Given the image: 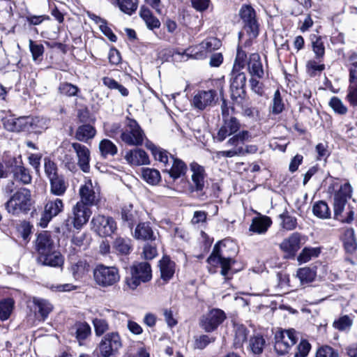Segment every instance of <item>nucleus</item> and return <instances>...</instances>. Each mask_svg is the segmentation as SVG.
I'll list each match as a JSON object with an SVG mask.
<instances>
[{
  "instance_id": "680f3d73",
  "label": "nucleus",
  "mask_w": 357,
  "mask_h": 357,
  "mask_svg": "<svg viewBox=\"0 0 357 357\" xmlns=\"http://www.w3.org/2000/svg\"><path fill=\"white\" fill-rule=\"evenodd\" d=\"M231 98L234 104L242 105L246 96L245 88L230 89Z\"/></svg>"
},
{
  "instance_id": "aec40b11",
  "label": "nucleus",
  "mask_w": 357,
  "mask_h": 357,
  "mask_svg": "<svg viewBox=\"0 0 357 357\" xmlns=\"http://www.w3.org/2000/svg\"><path fill=\"white\" fill-rule=\"evenodd\" d=\"M79 194L81 198L79 202H82L88 206L96 204L98 199V192L95 190L91 180L86 181L81 185Z\"/></svg>"
},
{
  "instance_id": "f3484780",
  "label": "nucleus",
  "mask_w": 357,
  "mask_h": 357,
  "mask_svg": "<svg viewBox=\"0 0 357 357\" xmlns=\"http://www.w3.org/2000/svg\"><path fill=\"white\" fill-rule=\"evenodd\" d=\"M91 215V211L88 206L82 202H77L72 208L73 224L75 228L80 229L88 221Z\"/></svg>"
},
{
  "instance_id": "dca6fc26",
  "label": "nucleus",
  "mask_w": 357,
  "mask_h": 357,
  "mask_svg": "<svg viewBox=\"0 0 357 357\" xmlns=\"http://www.w3.org/2000/svg\"><path fill=\"white\" fill-rule=\"evenodd\" d=\"M63 204L61 199L56 198L54 200L49 201L45 206L44 213L40 220V225L45 228L53 217L56 216L63 211Z\"/></svg>"
},
{
  "instance_id": "8fccbe9b",
  "label": "nucleus",
  "mask_w": 357,
  "mask_h": 357,
  "mask_svg": "<svg viewBox=\"0 0 357 357\" xmlns=\"http://www.w3.org/2000/svg\"><path fill=\"white\" fill-rule=\"evenodd\" d=\"M114 4L128 15H132L137 8V0H116Z\"/></svg>"
},
{
  "instance_id": "f03ea898",
  "label": "nucleus",
  "mask_w": 357,
  "mask_h": 357,
  "mask_svg": "<svg viewBox=\"0 0 357 357\" xmlns=\"http://www.w3.org/2000/svg\"><path fill=\"white\" fill-rule=\"evenodd\" d=\"M221 45L220 41L215 38H208L199 45L187 49L183 53L175 52L174 57L178 56L184 61L189 58L202 59L206 56L207 53L218 50Z\"/></svg>"
},
{
  "instance_id": "79ce46f5",
  "label": "nucleus",
  "mask_w": 357,
  "mask_h": 357,
  "mask_svg": "<svg viewBox=\"0 0 357 357\" xmlns=\"http://www.w3.org/2000/svg\"><path fill=\"white\" fill-rule=\"evenodd\" d=\"M13 178L24 185L30 183L32 179L29 170L22 165H18L14 168Z\"/></svg>"
},
{
  "instance_id": "5fc2aeb1",
  "label": "nucleus",
  "mask_w": 357,
  "mask_h": 357,
  "mask_svg": "<svg viewBox=\"0 0 357 357\" xmlns=\"http://www.w3.org/2000/svg\"><path fill=\"white\" fill-rule=\"evenodd\" d=\"M103 128L105 135L111 138H116L117 135H121L123 130L121 125L117 122H105Z\"/></svg>"
},
{
  "instance_id": "774afa93",
  "label": "nucleus",
  "mask_w": 357,
  "mask_h": 357,
  "mask_svg": "<svg viewBox=\"0 0 357 357\" xmlns=\"http://www.w3.org/2000/svg\"><path fill=\"white\" fill-rule=\"evenodd\" d=\"M347 100L353 107H357V82H350Z\"/></svg>"
},
{
  "instance_id": "6e6552de",
  "label": "nucleus",
  "mask_w": 357,
  "mask_h": 357,
  "mask_svg": "<svg viewBox=\"0 0 357 357\" xmlns=\"http://www.w3.org/2000/svg\"><path fill=\"white\" fill-rule=\"evenodd\" d=\"M123 346L121 337L118 332L106 333L98 344L100 357H111Z\"/></svg>"
},
{
  "instance_id": "473e14b6",
  "label": "nucleus",
  "mask_w": 357,
  "mask_h": 357,
  "mask_svg": "<svg viewBox=\"0 0 357 357\" xmlns=\"http://www.w3.org/2000/svg\"><path fill=\"white\" fill-rule=\"evenodd\" d=\"M38 260L43 265L54 267L60 266L63 263L61 255L54 250L50 252V253L39 256Z\"/></svg>"
},
{
  "instance_id": "ddd939ff",
  "label": "nucleus",
  "mask_w": 357,
  "mask_h": 357,
  "mask_svg": "<svg viewBox=\"0 0 357 357\" xmlns=\"http://www.w3.org/2000/svg\"><path fill=\"white\" fill-rule=\"evenodd\" d=\"M222 115L224 117V123L219 129L216 137L218 142H222L227 137L236 134L241 127V124L236 117L225 116V109H222Z\"/></svg>"
},
{
  "instance_id": "09e8293b",
  "label": "nucleus",
  "mask_w": 357,
  "mask_h": 357,
  "mask_svg": "<svg viewBox=\"0 0 357 357\" xmlns=\"http://www.w3.org/2000/svg\"><path fill=\"white\" fill-rule=\"evenodd\" d=\"M148 147L151 151V153L154 156L155 159L163 163L164 166L165 167L166 165L170 160L171 154H169V153L167 151L160 147H157L154 144H151Z\"/></svg>"
},
{
  "instance_id": "1a4fd4ad",
  "label": "nucleus",
  "mask_w": 357,
  "mask_h": 357,
  "mask_svg": "<svg viewBox=\"0 0 357 357\" xmlns=\"http://www.w3.org/2000/svg\"><path fill=\"white\" fill-rule=\"evenodd\" d=\"M239 15L250 38H256L259 34V23L255 9L250 5H243L239 10Z\"/></svg>"
},
{
  "instance_id": "9b49d317",
  "label": "nucleus",
  "mask_w": 357,
  "mask_h": 357,
  "mask_svg": "<svg viewBox=\"0 0 357 357\" xmlns=\"http://www.w3.org/2000/svg\"><path fill=\"white\" fill-rule=\"evenodd\" d=\"M93 229L102 236H110L116 229L114 220L109 216L95 215L91 220Z\"/></svg>"
},
{
  "instance_id": "c9c22d12",
  "label": "nucleus",
  "mask_w": 357,
  "mask_h": 357,
  "mask_svg": "<svg viewBox=\"0 0 357 357\" xmlns=\"http://www.w3.org/2000/svg\"><path fill=\"white\" fill-rule=\"evenodd\" d=\"M248 70L251 75L261 78L264 76V70L258 54H252L248 62Z\"/></svg>"
},
{
  "instance_id": "2eb2a0df",
  "label": "nucleus",
  "mask_w": 357,
  "mask_h": 357,
  "mask_svg": "<svg viewBox=\"0 0 357 357\" xmlns=\"http://www.w3.org/2000/svg\"><path fill=\"white\" fill-rule=\"evenodd\" d=\"M302 235L300 233H292L284 238L280 244V248L285 254L286 258H293L301 248Z\"/></svg>"
},
{
  "instance_id": "a211bd4d",
  "label": "nucleus",
  "mask_w": 357,
  "mask_h": 357,
  "mask_svg": "<svg viewBox=\"0 0 357 357\" xmlns=\"http://www.w3.org/2000/svg\"><path fill=\"white\" fill-rule=\"evenodd\" d=\"M72 147L76 153L78 166L84 172H89L91 160L90 150L86 146L77 142L73 143Z\"/></svg>"
},
{
  "instance_id": "f8f14e48",
  "label": "nucleus",
  "mask_w": 357,
  "mask_h": 357,
  "mask_svg": "<svg viewBox=\"0 0 357 357\" xmlns=\"http://www.w3.org/2000/svg\"><path fill=\"white\" fill-rule=\"evenodd\" d=\"M351 185L346 183L342 185L340 190L335 193L333 208L336 219H339V215H342V213H343L348 199L351 197Z\"/></svg>"
},
{
  "instance_id": "9d476101",
  "label": "nucleus",
  "mask_w": 357,
  "mask_h": 357,
  "mask_svg": "<svg viewBox=\"0 0 357 357\" xmlns=\"http://www.w3.org/2000/svg\"><path fill=\"white\" fill-rule=\"evenodd\" d=\"M226 319L225 312L220 309L214 308L203 315L200 319V326L207 333L215 331Z\"/></svg>"
},
{
  "instance_id": "58836bf2",
  "label": "nucleus",
  "mask_w": 357,
  "mask_h": 357,
  "mask_svg": "<svg viewBox=\"0 0 357 357\" xmlns=\"http://www.w3.org/2000/svg\"><path fill=\"white\" fill-rule=\"evenodd\" d=\"M96 130L92 126L85 124L77 128L75 132V138L80 141L86 142L95 137Z\"/></svg>"
},
{
  "instance_id": "2f4dec72",
  "label": "nucleus",
  "mask_w": 357,
  "mask_h": 357,
  "mask_svg": "<svg viewBox=\"0 0 357 357\" xmlns=\"http://www.w3.org/2000/svg\"><path fill=\"white\" fill-rule=\"evenodd\" d=\"M139 15L149 29L153 30L160 26V20L153 15L147 7L143 6L140 8Z\"/></svg>"
},
{
  "instance_id": "0e129e2a",
  "label": "nucleus",
  "mask_w": 357,
  "mask_h": 357,
  "mask_svg": "<svg viewBox=\"0 0 357 357\" xmlns=\"http://www.w3.org/2000/svg\"><path fill=\"white\" fill-rule=\"evenodd\" d=\"M352 324L353 320L351 319V317L348 315H344L335 321L333 326L335 328L340 331H347L350 329Z\"/></svg>"
},
{
  "instance_id": "cd10ccee",
  "label": "nucleus",
  "mask_w": 357,
  "mask_h": 357,
  "mask_svg": "<svg viewBox=\"0 0 357 357\" xmlns=\"http://www.w3.org/2000/svg\"><path fill=\"white\" fill-rule=\"evenodd\" d=\"M134 236L142 241H153L155 236L149 222H141L135 228Z\"/></svg>"
},
{
  "instance_id": "13d9d810",
  "label": "nucleus",
  "mask_w": 357,
  "mask_h": 357,
  "mask_svg": "<svg viewBox=\"0 0 357 357\" xmlns=\"http://www.w3.org/2000/svg\"><path fill=\"white\" fill-rule=\"evenodd\" d=\"M95 334L96 336H101L105 333L109 331V325L108 321L102 318H95L92 321Z\"/></svg>"
},
{
  "instance_id": "412c9836",
  "label": "nucleus",
  "mask_w": 357,
  "mask_h": 357,
  "mask_svg": "<svg viewBox=\"0 0 357 357\" xmlns=\"http://www.w3.org/2000/svg\"><path fill=\"white\" fill-rule=\"evenodd\" d=\"M29 116H20L18 118L8 117L4 121L3 125L6 130L11 132L30 131Z\"/></svg>"
},
{
  "instance_id": "864d4df0",
  "label": "nucleus",
  "mask_w": 357,
  "mask_h": 357,
  "mask_svg": "<svg viewBox=\"0 0 357 357\" xmlns=\"http://www.w3.org/2000/svg\"><path fill=\"white\" fill-rule=\"evenodd\" d=\"M281 220L282 228L288 231L294 230L297 227V220L294 216L290 215L287 211L279 215Z\"/></svg>"
},
{
  "instance_id": "5701e85b",
  "label": "nucleus",
  "mask_w": 357,
  "mask_h": 357,
  "mask_svg": "<svg viewBox=\"0 0 357 357\" xmlns=\"http://www.w3.org/2000/svg\"><path fill=\"white\" fill-rule=\"evenodd\" d=\"M124 159L129 165L134 166L149 165L150 162L147 153L141 149H134L126 151Z\"/></svg>"
},
{
  "instance_id": "4be33fe9",
  "label": "nucleus",
  "mask_w": 357,
  "mask_h": 357,
  "mask_svg": "<svg viewBox=\"0 0 357 357\" xmlns=\"http://www.w3.org/2000/svg\"><path fill=\"white\" fill-rule=\"evenodd\" d=\"M192 172L190 188L192 191H202L204 187V168L196 162L190 164Z\"/></svg>"
},
{
  "instance_id": "4d7b16f0",
  "label": "nucleus",
  "mask_w": 357,
  "mask_h": 357,
  "mask_svg": "<svg viewBox=\"0 0 357 357\" xmlns=\"http://www.w3.org/2000/svg\"><path fill=\"white\" fill-rule=\"evenodd\" d=\"M14 305V301L11 298L5 299L0 302V319L6 320L10 317Z\"/></svg>"
},
{
  "instance_id": "bf43d9fd",
  "label": "nucleus",
  "mask_w": 357,
  "mask_h": 357,
  "mask_svg": "<svg viewBox=\"0 0 357 357\" xmlns=\"http://www.w3.org/2000/svg\"><path fill=\"white\" fill-rule=\"evenodd\" d=\"M45 173L49 180L59 176L56 164L48 158H44Z\"/></svg>"
},
{
  "instance_id": "c756f323",
  "label": "nucleus",
  "mask_w": 357,
  "mask_h": 357,
  "mask_svg": "<svg viewBox=\"0 0 357 357\" xmlns=\"http://www.w3.org/2000/svg\"><path fill=\"white\" fill-rule=\"evenodd\" d=\"M50 192L56 196H62L65 194L68 184L63 176L59 175L50 180Z\"/></svg>"
},
{
  "instance_id": "052dcab7",
  "label": "nucleus",
  "mask_w": 357,
  "mask_h": 357,
  "mask_svg": "<svg viewBox=\"0 0 357 357\" xmlns=\"http://www.w3.org/2000/svg\"><path fill=\"white\" fill-rule=\"evenodd\" d=\"M246 76L244 73L232 72L230 89L245 88Z\"/></svg>"
},
{
  "instance_id": "bb28decb",
  "label": "nucleus",
  "mask_w": 357,
  "mask_h": 357,
  "mask_svg": "<svg viewBox=\"0 0 357 357\" xmlns=\"http://www.w3.org/2000/svg\"><path fill=\"white\" fill-rule=\"evenodd\" d=\"M272 222L267 216L255 217L252 219L249 230L254 233L262 234L266 232Z\"/></svg>"
},
{
  "instance_id": "39448f33",
  "label": "nucleus",
  "mask_w": 357,
  "mask_h": 357,
  "mask_svg": "<svg viewBox=\"0 0 357 357\" xmlns=\"http://www.w3.org/2000/svg\"><path fill=\"white\" fill-rule=\"evenodd\" d=\"M151 278V268L148 262L135 263L130 267V276L126 278V284L129 289L134 290L142 282H146Z\"/></svg>"
},
{
  "instance_id": "a878e982",
  "label": "nucleus",
  "mask_w": 357,
  "mask_h": 357,
  "mask_svg": "<svg viewBox=\"0 0 357 357\" xmlns=\"http://www.w3.org/2000/svg\"><path fill=\"white\" fill-rule=\"evenodd\" d=\"M258 149L256 145H247L245 147H238L236 149H230L227 151H221L218 152V156L233 158L235 156H243L246 154L255 153Z\"/></svg>"
},
{
  "instance_id": "72a5a7b5",
  "label": "nucleus",
  "mask_w": 357,
  "mask_h": 357,
  "mask_svg": "<svg viewBox=\"0 0 357 357\" xmlns=\"http://www.w3.org/2000/svg\"><path fill=\"white\" fill-rule=\"evenodd\" d=\"M234 346L235 348H241L247 341L249 331L243 324H234Z\"/></svg>"
},
{
  "instance_id": "69168bd1",
  "label": "nucleus",
  "mask_w": 357,
  "mask_h": 357,
  "mask_svg": "<svg viewBox=\"0 0 357 357\" xmlns=\"http://www.w3.org/2000/svg\"><path fill=\"white\" fill-rule=\"evenodd\" d=\"M314 357H339V354L333 347L324 345L317 349Z\"/></svg>"
},
{
  "instance_id": "7ed1b4c3",
  "label": "nucleus",
  "mask_w": 357,
  "mask_h": 357,
  "mask_svg": "<svg viewBox=\"0 0 357 357\" xmlns=\"http://www.w3.org/2000/svg\"><path fill=\"white\" fill-rule=\"evenodd\" d=\"M93 276L95 283L103 288L112 287L120 280V274L117 268L102 264L96 265L93 268Z\"/></svg>"
},
{
  "instance_id": "603ef678",
  "label": "nucleus",
  "mask_w": 357,
  "mask_h": 357,
  "mask_svg": "<svg viewBox=\"0 0 357 357\" xmlns=\"http://www.w3.org/2000/svg\"><path fill=\"white\" fill-rule=\"evenodd\" d=\"M103 84L111 90H117L123 96H128V90L122 84L117 82L113 78L104 77L102 78Z\"/></svg>"
},
{
  "instance_id": "0eeeda50",
  "label": "nucleus",
  "mask_w": 357,
  "mask_h": 357,
  "mask_svg": "<svg viewBox=\"0 0 357 357\" xmlns=\"http://www.w3.org/2000/svg\"><path fill=\"white\" fill-rule=\"evenodd\" d=\"M274 349L279 355H284L297 342L298 333L294 328L280 329L275 334Z\"/></svg>"
},
{
  "instance_id": "6e6d98bb",
  "label": "nucleus",
  "mask_w": 357,
  "mask_h": 357,
  "mask_svg": "<svg viewBox=\"0 0 357 357\" xmlns=\"http://www.w3.org/2000/svg\"><path fill=\"white\" fill-rule=\"evenodd\" d=\"M30 131L41 132L47 128V120L38 116H29Z\"/></svg>"
},
{
  "instance_id": "ea45409f",
  "label": "nucleus",
  "mask_w": 357,
  "mask_h": 357,
  "mask_svg": "<svg viewBox=\"0 0 357 357\" xmlns=\"http://www.w3.org/2000/svg\"><path fill=\"white\" fill-rule=\"evenodd\" d=\"M100 155L106 158L108 156H114L118 152V148L114 143L108 139H103L98 145Z\"/></svg>"
},
{
  "instance_id": "6ab92c4d",
  "label": "nucleus",
  "mask_w": 357,
  "mask_h": 357,
  "mask_svg": "<svg viewBox=\"0 0 357 357\" xmlns=\"http://www.w3.org/2000/svg\"><path fill=\"white\" fill-rule=\"evenodd\" d=\"M187 169L188 167L185 163L172 155H170V160L165 167V172H167L174 180L185 176Z\"/></svg>"
},
{
  "instance_id": "4c0bfd02",
  "label": "nucleus",
  "mask_w": 357,
  "mask_h": 357,
  "mask_svg": "<svg viewBox=\"0 0 357 357\" xmlns=\"http://www.w3.org/2000/svg\"><path fill=\"white\" fill-rule=\"evenodd\" d=\"M343 244L347 252L353 253L357 249V241L354 229L348 228L344 230L342 237Z\"/></svg>"
},
{
  "instance_id": "e433bc0d",
  "label": "nucleus",
  "mask_w": 357,
  "mask_h": 357,
  "mask_svg": "<svg viewBox=\"0 0 357 357\" xmlns=\"http://www.w3.org/2000/svg\"><path fill=\"white\" fill-rule=\"evenodd\" d=\"M252 139L251 134L247 130H242L230 137L226 144L227 146H234L232 149H236L238 147H243L245 142L250 141Z\"/></svg>"
},
{
  "instance_id": "3c124183",
  "label": "nucleus",
  "mask_w": 357,
  "mask_h": 357,
  "mask_svg": "<svg viewBox=\"0 0 357 357\" xmlns=\"http://www.w3.org/2000/svg\"><path fill=\"white\" fill-rule=\"evenodd\" d=\"M312 211L314 215L321 219H327L331 216V211L327 204L323 201L315 203Z\"/></svg>"
},
{
  "instance_id": "338daca9",
  "label": "nucleus",
  "mask_w": 357,
  "mask_h": 357,
  "mask_svg": "<svg viewBox=\"0 0 357 357\" xmlns=\"http://www.w3.org/2000/svg\"><path fill=\"white\" fill-rule=\"evenodd\" d=\"M311 349V344L306 340H302L296 347L294 357H307Z\"/></svg>"
},
{
  "instance_id": "20e7f679",
  "label": "nucleus",
  "mask_w": 357,
  "mask_h": 357,
  "mask_svg": "<svg viewBox=\"0 0 357 357\" xmlns=\"http://www.w3.org/2000/svg\"><path fill=\"white\" fill-rule=\"evenodd\" d=\"M120 137L122 142L127 145L140 146L144 143L146 135L135 119L127 117Z\"/></svg>"
},
{
  "instance_id": "393cba45",
  "label": "nucleus",
  "mask_w": 357,
  "mask_h": 357,
  "mask_svg": "<svg viewBox=\"0 0 357 357\" xmlns=\"http://www.w3.org/2000/svg\"><path fill=\"white\" fill-rule=\"evenodd\" d=\"M36 250L39 256L50 253L54 250V243L47 232L40 234L36 239Z\"/></svg>"
},
{
  "instance_id": "4468645a",
  "label": "nucleus",
  "mask_w": 357,
  "mask_h": 357,
  "mask_svg": "<svg viewBox=\"0 0 357 357\" xmlns=\"http://www.w3.org/2000/svg\"><path fill=\"white\" fill-rule=\"evenodd\" d=\"M216 96V92L213 90L199 91L193 96L191 105L197 109L204 110L213 106Z\"/></svg>"
},
{
  "instance_id": "f704fd0d",
  "label": "nucleus",
  "mask_w": 357,
  "mask_h": 357,
  "mask_svg": "<svg viewBox=\"0 0 357 357\" xmlns=\"http://www.w3.org/2000/svg\"><path fill=\"white\" fill-rule=\"evenodd\" d=\"M70 271L75 280L84 278L89 271V264L86 260L79 259L73 263L70 267Z\"/></svg>"
},
{
  "instance_id": "a18cd8bd",
  "label": "nucleus",
  "mask_w": 357,
  "mask_h": 357,
  "mask_svg": "<svg viewBox=\"0 0 357 357\" xmlns=\"http://www.w3.org/2000/svg\"><path fill=\"white\" fill-rule=\"evenodd\" d=\"M113 246L116 252L124 255H128L132 250L131 241L121 237L116 238Z\"/></svg>"
},
{
  "instance_id": "b1692460",
  "label": "nucleus",
  "mask_w": 357,
  "mask_h": 357,
  "mask_svg": "<svg viewBox=\"0 0 357 357\" xmlns=\"http://www.w3.org/2000/svg\"><path fill=\"white\" fill-rule=\"evenodd\" d=\"M33 303L35 305L36 318L45 320L53 309L52 304L48 301L39 298H33Z\"/></svg>"
},
{
  "instance_id": "c85d7f7f",
  "label": "nucleus",
  "mask_w": 357,
  "mask_h": 357,
  "mask_svg": "<svg viewBox=\"0 0 357 357\" xmlns=\"http://www.w3.org/2000/svg\"><path fill=\"white\" fill-rule=\"evenodd\" d=\"M161 278L165 281L169 280L175 272V264L168 257H164L159 261Z\"/></svg>"
},
{
  "instance_id": "7c9ffc66",
  "label": "nucleus",
  "mask_w": 357,
  "mask_h": 357,
  "mask_svg": "<svg viewBox=\"0 0 357 357\" xmlns=\"http://www.w3.org/2000/svg\"><path fill=\"white\" fill-rule=\"evenodd\" d=\"M73 329L79 345H83V342L91 335V326L86 322H77Z\"/></svg>"
},
{
  "instance_id": "f257e3e1",
  "label": "nucleus",
  "mask_w": 357,
  "mask_h": 357,
  "mask_svg": "<svg viewBox=\"0 0 357 357\" xmlns=\"http://www.w3.org/2000/svg\"><path fill=\"white\" fill-rule=\"evenodd\" d=\"M207 262L213 266H220V274L225 280L231 278L229 275L231 267L235 263V260L227 255L225 243L218 242L214 245L211 254L207 259Z\"/></svg>"
},
{
  "instance_id": "de8ad7c7",
  "label": "nucleus",
  "mask_w": 357,
  "mask_h": 357,
  "mask_svg": "<svg viewBox=\"0 0 357 357\" xmlns=\"http://www.w3.org/2000/svg\"><path fill=\"white\" fill-rule=\"evenodd\" d=\"M142 176L144 181L151 185L158 184L161 179L160 172L151 168H143Z\"/></svg>"
},
{
  "instance_id": "423d86ee",
  "label": "nucleus",
  "mask_w": 357,
  "mask_h": 357,
  "mask_svg": "<svg viewBox=\"0 0 357 357\" xmlns=\"http://www.w3.org/2000/svg\"><path fill=\"white\" fill-rule=\"evenodd\" d=\"M31 196L29 190L20 188L6 203V210L13 215L29 211L31 205Z\"/></svg>"
},
{
  "instance_id": "37998d69",
  "label": "nucleus",
  "mask_w": 357,
  "mask_h": 357,
  "mask_svg": "<svg viewBox=\"0 0 357 357\" xmlns=\"http://www.w3.org/2000/svg\"><path fill=\"white\" fill-rule=\"evenodd\" d=\"M266 341L262 335H255L249 340L248 348L254 354H261L264 350Z\"/></svg>"
},
{
  "instance_id": "49530a36",
  "label": "nucleus",
  "mask_w": 357,
  "mask_h": 357,
  "mask_svg": "<svg viewBox=\"0 0 357 357\" xmlns=\"http://www.w3.org/2000/svg\"><path fill=\"white\" fill-rule=\"evenodd\" d=\"M296 275L301 283H309L314 280L317 272L314 268L303 267L298 270Z\"/></svg>"
},
{
  "instance_id": "a19ab883",
  "label": "nucleus",
  "mask_w": 357,
  "mask_h": 357,
  "mask_svg": "<svg viewBox=\"0 0 357 357\" xmlns=\"http://www.w3.org/2000/svg\"><path fill=\"white\" fill-rule=\"evenodd\" d=\"M321 253L319 248L305 247L304 248L297 257L299 264H304L319 257Z\"/></svg>"
},
{
  "instance_id": "c03bdc74",
  "label": "nucleus",
  "mask_w": 357,
  "mask_h": 357,
  "mask_svg": "<svg viewBox=\"0 0 357 357\" xmlns=\"http://www.w3.org/2000/svg\"><path fill=\"white\" fill-rule=\"evenodd\" d=\"M312 51L315 55V59L319 61L325 54V47L321 36H314L311 38Z\"/></svg>"
},
{
  "instance_id": "e2e57ef3",
  "label": "nucleus",
  "mask_w": 357,
  "mask_h": 357,
  "mask_svg": "<svg viewBox=\"0 0 357 357\" xmlns=\"http://www.w3.org/2000/svg\"><path fill=\"white\" fill-rule=\"evenodd\" d=\"M329 105L335 113L340 115L346 114L348 110L342 101L337 97H333L329 101Z\"/></svg>"
}]
</instances>
